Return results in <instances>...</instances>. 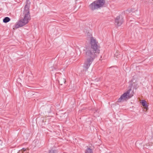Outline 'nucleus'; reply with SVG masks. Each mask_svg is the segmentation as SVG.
I'll use <instances>...</instances> for the list:
<instances>
[{"label": "nucleus", "instance_id": "nucleus-1", "mask_svg": "<svg viewBox=\"0 0 153 153\" xmlns=\"http://www.w3.org/2000/svg\"><path fill=\"white\" fill-rule=\"evenodd\" d=\"M98 42L93 37L91 38L90 44L91 46L85 48L84 50L85 59L83 68L87 70L97 57L100 52V47L98 45Z\"/></svg>", "mask_w": 153, "mask_h": 153}, {"label": "nucleus", "instance_id": "nucleus-2", "mask_svg": "<svg viewBox=\"0 0 153 153\" xmlns=\"http://www.w3.org/2000/svg\"><path fill=\"white\" fill-rule=\"evenodd\" d=\"M29 10H23V14L24 16V18L21 19L16 22L15 25V27L16 29L25 26L28 23L30 19V16Z\"/></svg>", "mask_w": 153, "mask_h": 153}, {"label": "nucleus", "instance_id": "nucleus-3", "mask_svg": "<svg viewBox=\"0 0 153 153\" xmlns=\"http://www.w3.org/2000/svg\"><path fill=\"white\" fill-rule=\"evenodd\" d=\"M105 0H96L93 1L89 6L92 10L102 8L106 6Z\"/></svg>", "mask_w": 153, "mask_h": 153}, {"label": "nucleus", "instance_id": "nucleus-4", "mask_svg": "<svg viewBox=\"0 0 153 153\" xmlns=\"http://www.w3.org/2000/svg\"><path fill=\"white\" fill-rule=\"evenodd\" d=\"M131 90V89H129L126 92L124 93L120 96V97L118 99L117 102H120L124 101V100L130 98L133 96V95H129Z\"/></svg>", "mask_w": 153, "mask_h": 153}, {"label": "nucleus", "instance_id": "nucleus-5", "mask_svg": "<svg viewBox=\"0 0 153 153\" xmlns=\"http://www.w3.org/2000/svg\"><path fill=\"white\" fill-rule=\"evenodd\" d=\"M123 18L121 15L117 16L115 19V25L117 26H120L124 22Z\"/></svg>", "mask_w": 153, "mask_h": 153}, {"label": "nucleus", "instance_id": "nucleus-6", "mask_svg": "<svg viewBox=\"0 0 153 153\" xmlns=\"http://www.w3.org/2000/svg\"><path fill=\"white\" fill-rule=\"evenodd\" d=\"M30 2V0H26L25 2V5L24 7V10H29Z\"/></svg>", "mask_w": 153, "mask_h": 153}, {"label": "nucleus", "instance_id": "nucleus-7", "mask_svg": "<svg viewBox=\"0 0 153 153\" xmlns=\"http://www.w3.org/2000/svg\"><path fill=\"white\" fill-rule=\"evenodd\" d=\"M141 103L143 106L145 107L146 109H147V108H148V105L146 100H142Z\"/></svg>", "mask_w": 153, "mask_h": 153}, {"label": "nucleus", "instance_id": "nucleus-8", "mask_svg": "<svg viewBox=\"0 0 153 153\" xmlns=\"http://www.w3.org/2000/svg\"><path fill=\"white\" fill-rule=\"evenodd\" d=\"M94 115L95 116H98L99 110L98 108H95L94 110Z\"/></svg>", "mask_w": 153, "mask_h": 153}, {"label": "nucleus", "instance_id": "nucleus-9", "mask_svg": "<svg viewBox=\"0 0 153 153\" xmlns=\"http://www.w3.org/2000/svg\"><path fill=\"white\" fill-rule=\"evenodd\" d=\"M10 20V18L6 17H5L3 20V22L5 23H7L9 22Z\"/></svg>", "mask_w": 153, "mask_h": 153}, {"label": "nucleus", "instance_id": "nucleus-10", "mask_svg": "<svg viewBox=\"0 0 153 153\" xmlns=\"http://www.w3.org/2000/svg\"><path fill=\"white\" fill-rule=\"evenodd\" d=\"M85 153H93L92 149L90 148H87L85 152Z\"/></svg>", "mask_w": 153, "mask_h": 153}, {"label": "nucleus", "instance_id": "nucleus-11", "mask_svg": "<svg viewBox=\"0 0 153 153\" xmlns=\"http://www.w3.org/2000/svg\"><path fill=\"white\" fill-rule=\"evenodd\" d=\"M48 153H54V151L53 150H50L49 151Z\"/></svg>", "mask_w": 153, "mask_h": 153}, {"label": "nucleus", "instance_id": "nucleus-12", "mask_svg": "<svg viewBox=\"0 0 153 153\" xmlns=\"http://www.w3.org/2000/svg\"><path fill=\"white\" fill-rule=\"evenodd\" d=\"M49 108L50 109V110H49V111H47V112H48V113H51V109L52 108V107H51Z\"/></svg>", "mask_w": 153, "mask_h": 153}, {"label": "nucleus", "instance_id": "nucleus-13", "mask_svg": "<svg viewBox=\"0 0 153 153\" xmlns=\"http://www.w3.org/2000/svg\"><path fill=\"white\" fill-rule=\"evenodd\" d=\"M126 11L127 12H128L129 13H130L131 12H132V10H126Z\"/></svg>", "mask_w": 153, "mask_h": 153}, {"label": "nucleus", "instance_id": "nucleus-14", "mask_svg": "<svg viewBox=\"0 0 153 153\" xmlns=\"http://www.w3.org/2000/svg\"><path fill=\"white\" fill-rule=\"evenodd\" d=\"M22 150L24 151V152H25L26 151V149L24 148H23L22 149Z\"/></svg>", "mask_w": 153, "mask_h": 153}, {"label": "nucleus", "instance_id": "nucleus-15", "mask_svg": "<svg viewBox=\"0 0 153 153\" xmlns=\"http://www.w3.org/2000/svg\"><path fill=\"white\" fill-rule=\"evenodd\" d=\"M2 143V141L1 140H0V144H1Z\"/></svg>", "mask_w": 153, "mask_h": 153}, {"label": "nucleus", "instance_id": "nucleus-16", "mask_svg": "<svg viewBox=\"0 0 153 153\" xmlns=\"http://www.w3.org/2000/svg\"><path fill=\"white\" fill-rule=\"evenodd\" d=\"M63 81L64 82V83H65V80H64V79L63 80Z\"/></svg>", "mask_w": 153, "mask_h": 153}, {"label": "nucleus", "instance_id": "nucleus-17", "mask_svg": "<svg viewBox=\"0 0 153 153\" xmlns=\"http://www.w3.org/2000/svg\"><path fill=\"white\" fill-rule=\"evenodd\" d=\"M59 84H60L61 85H62V83H60V82H59Z\"/></svg>", "mask_w": 153, "mask_h": 153}, {"label": "nucleus", "instance_id": "nucleus-18", "mask_svg": "<svg viewBox=\"0 0 153 153\" xmlns=\"http://www.w3.org/2000/svg\"><path fill=\"white\" fill-rule=\"evenodd\" d=\"M80 7V6L79 7V8H78V9H79Z\"/></svg>", "mask_w": 153, "mask_h": 153}, {"label": "nucleus", "instance_id": "nucleus-19", "mask_svg": "<svg viewBox=\"0 0 153 153\" xmlns=\"http://www.w3.org/2000/svg\"><path fill=\"white\" fill-rule=\"evenodd\" d=\"M23 153H27L26 152H25V153L23 152Z\"/></svg>", "mask_w": 153, "mask_h": 153}]
</instances>
